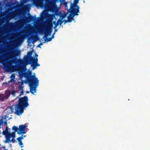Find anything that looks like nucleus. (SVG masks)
Here are the masks:
<instances>
[{
  "label": "nucleus",
  "instance_id": "c85d7f7f",
  "mask_svg": "<svg viewBox=\"0 0 150 150\" xmlns=\"http://www.w3.org/2000/svg\"><path fill=\"white\" fill-rule=\"evenodd\" d=\"M54 33H55L56 32H57V30L56 29V28H54Z\"/></svg>",
  "mask_w": 150,
  "mask_h": 150
},
{
  "label": "nucleus",
  "instance_id": "e433bc0d",
  "mask_svg": "<svg viewBox=\"0 0 150 150\" xmlns=\"http://www.w3.org/2000/svg\"><path fill=\"white\" fill-rule=\"evenodd\" d=\"M30 33H31V31H30Z\"/></svg>",
  "mask_w": 150,
  "mask_h": 150
},
{
  "label": "nucleus",
  "instance_id": "ddd939ff",
  "mask_svg": "<svg viewBox=\"0 0 150 150\" xmlns=\"http://www.w3.org/2000/svg\"><path fill=\"white\" fill-rule=\"evenodd\" d=\"M9 97V95H8L6 96L4 94H0V101H3L5 98H7Z\"/></svg>",
  "mask_w": 150,
  "mask_h": 150
},
{
  "label": "nucleus",
  "instance_id": "5701e85b",
  "mask_svg": "<svg viewBox=\"0 0 150 150\" xmlns=\"http://www.w3.org/2000/svg\"><path fill=\"white\" fill-rule=\"evenodd\" d=\"M23 86L22 84H21L20 85H19V88L20 90L23 89Z\"/></svg>",
  "mask_w": 150,
  "mask_h": 150
},
{
  "label": "nucleus",
  "instance_id": "412c9836",
  "mask_svg": "<svg viewBox=\"0 0 150 150\" xmlns=\"http://www.w3.org/2000/svg\"><path fill=\"white\" fill-rule=\"evenodd\" d=\"M30 35V33L28 32H26L25 33V36H26V37H28L29 35Z\"/></svg>",
  "mask_w": 150,
  "mask_h": 150
},
{
  "label": "nucleus",
  "instance_id": "4468645a",
  "mask_svg": "<svg viewBox=\"0 0 150 150\" xmlns=\"http://www.w3.org/2000/svg\"><path fill=\"white\" fill-rule=\"evenodd\" d=\"M31 66H32L33 68V69H35L36 68V67H38L40 66V64L37 63H35L34 64H33L32 63H31Z\"/></svg>",
  "mask_w": 150,
  "mask_h": 150
},
{
  "label": "nucleus",
  "instance_id": "c756f323",
  "mask_svg": "<svg viewBox=\"0 0 150 150\" xmlns=\"http://www.w3.org/2000/svg\"><path fill=\"white\" fill-rule=\"evenodd\" d=\"M23 90L22 89V91H21V93L20 94H21V93L23 94Z\"/></svg>",
  "mask_w": 150,
  "mask_h": 150
},
{
  "label": "nucleus",
  "instance_id": "7ed1b4c3",
  "mask_svg": "<svg viewBox=\"0 0 150 150\" xmlns=\"http://www.w3.org/2000/svg\"><path fill=\"white\" fill-rule=\"evenodd\" d=\"M26 79L30 87V92L33 94L34 93L36 92V89L35 86L38 85L39 80L35 75H31V73L27 76Z\"/></svg>",
  "mask_w": 150,
  "mask_h": 150
},
{
  "label": "nucleus",
  "instance_id": "f704fd0d",
  "mask_svg": "<svg viewBox=\"0 0 150 150\" xmlns=\"http://www.w3.org/2000/svg\"><path fill=\"white\" fill-rule=\"evenodd\" d=\"M23 146H21V147H23Z\"/></svg>",
  "mask_w": 150,
  "mask_h": 150
},
{
  "label": "nucleus",
  "instance_id": "a211bd4d",
  "mask_svg": "<svg viewBox=\"0 0 150 150\" xmlns=\"http://www.w3.org/2000/svg\"><path fill=\"white\" fill-rule=\"evenodd\" d=\"M16 91L14 90H12L10 91V93H11L12 95L14 96Z\"/></svg>",
  "mask_w": 150,
  "mask_h": 150
},
{
  "label": "nucleus",
  "instance_id": "9b49d317",
  "mask_svg": "<svg viewBox=\"0 0 150 150\" xmlns=\"http://www.w3.org/2000/svg\"><path fill=\"white\" fill-rule=\"evenodd\" d=\"M49 26L48 27V28L46 29V31L48 35L50 36L51 33V30L50 28L52 27V25L50 24H49Z\"/></svg>",
  "mask_w": 150,
  "mask_h": 150
},
{
  "label": "nucleus",
  "instance_id": "f8f14e48",
  "mask_svg": "<svg viewBox=\"0 0 150 150\" xmlns=\"http://www.w3.org/2000/svg\"><path fill=\"white\" fill-rule=\"evenodd\" d=\"M1 118L2 119V125L4 124V125H6V126L8 127L7 126V120H6V116L3 117Z\"/></svg>",
  "mask_w": 150,
  "mask_h": 150
},
{
  "label": "nucleus",
  "instance_id": "0eeeda50",
  "mask_svg": "<svg viewBox=\"0 0 150 150\" xmlns=\"http://www.w3.org/2000/svg\"><path fill=\"white\" fill-rule=\"evenodd\" d=\"M27 56H25L24 57V60L26 61L30 58V61L31 62H33V60L34 59V58L32 57V53L31 52H28Z\"/></svg>",
  "mask_w": 150,
  "mask_h": 150
},
{
  "label": "nucleus",
  "instance_id": "72a5a7b5",
  "mask_svg": "<svg viewBox=\"0 0 150 150\" xmlns=\"http://www.w3.org/2000/svg\"><path fill=\"white\" fill-rule=\"evenodd\" d=\"M1 62V59H0V63Z\"/></svg>",
  "mask_w": 150,
  "mask_h": 150
},
{
  "label": "nucleus",
  "instance_id": "cd10ccee",
  "mask_svg": "<svg viewBox=\"0 0 150 150\" xmlns=\"http://www.w3.org/2000/svg\"><path fill=\"white\" fill-rule=\"evenodd\" d=\"M64 24H65V23H67V22H69V21H68V20H64Z\"/></svg>",
  "mask_w": 150,
  "mask_h": 150
},
{
  "label": "nucleus",
  "instance_id": "f03ea898",
  "mask_svg": "<svg viewBox=\"0 0 150 150\" xmlns=\"http://www.w3.org/2000/svg\"><path fill=\"white\" fill-rule=\"evenodd\" d=\"M20 54V51H17L15 53L12 54V55L14 57H12L10 55L9 58L11 60H9L7 62V63H4L3 64V68L7 71H9L10 70L11 64H16L18 62L19 60L16 58L18 57L19 54Z\"/></svg>",
  "mask_w": 150,
  "mask_h": 150
},
{
  "label": "nucleus",
  "instance_id": "aec40b11",
  "mask_svg": "<svg viewBox=\"0 0 150 150\" xmlns=\"http://www.w3.org/2000/svg\"><path fill=\"white\" fill-rule=\"evenodd\" d=\"M52 40V39H51V38L50 37V38H48L47 39H46L45 40V41L44 42H50V41H51V40Z\"/></svg>",
  "mask_w": 150,
  "mask_h": 150
},
{
  "label": "nucleus",
  "instance_id": "7c9ffc66",
  "mask_svg": "<svg viewBox=\"0 0 150 150\" xmlns=\"http://www.w3.org/2000/svg\"><path fill=\"white\" fill-rule=\"evenodd\" d=\"M12 15H13V16H15V13H12Z\"/></svg>",
  "mask_w": 150,
  "mask_h": 150
},
{
  "label": "nucleus",
  "instance_id": "bb28decb",
  "mask_svg": "<svg viewBox=\"0 0 150 150\" xmlns=\"http://www.w3.org/2000/svg\"><path fill=\"white\" fill-rule=\"evenodd\" d=\"M54 34H55V33H53V34H52V36H51V37H50L52 39H53L54 38Z\"/></svg>",
  "mask_w": 150,
  "mask_h": 150
},
{
  "label": "nucleus",
  "instance_id": "1a4fd4ad",
  "mask_svg": "<svg viewBox=\"0 0 150 150\" xmlns=\"http://www.w3.org/2000/svg\"><path fill=\"white\" fill-rule=\"evenodd\" d=\"M63 22V21L62 20V19H58L56 23H55V22L54 21L53 22V23L54 25V28H57V26L60 24V25L62 24Z\"/></svg>",
  "mask_w": 150,
  "mask_h": 150
},
{
  "label": "nucleus",
  "instance_id": "473e14b6",
  "mask_svg": "<svg viewBox=\"0 0 150 150\" xmlns=\"http://www.w3.org/2000/svg\"><path fill=\"white\" fill-rule=\"evenodd\" d=\"M65 17V16H63V18H64Z\"/></svg>",
  "mask_w": 150,
  "mask_h": 150
},
{
  "label": "nucleus",
  "instance_id": "20e7f679",
  "mask_svg": "<svg viewBox=\"0 0 150 150\" xmlns=\"http://www.w3.org/2000/svg\"><path fill=\"white\" fill-rule=\"evenodd\" d=\"M70 8L69 9L68 11L70 14L67 17V20L69 22H71L74 20V17L75 16L78 15V13L79 12V7L77 5H73L71 3Z\"/></svg>",
  "mask_w": 150,
  "mask_h": 150
},
{
  "label": "nucleus",
  "instance_id": "4be33fe9",
  "mask_svg": "<svg viewBox=\"0 0 150 150\" xmlns=\"http://www.w3.org/2000/svg\"><path fill=\"white\" fill-rule=\"evenodd\" d=\"M48 35V34H47V33L46 32V31L45 30V35L43 37V38L45 37H46Z\"/></svg>",
  "mask_w": 150,
  "mask_h": 150
},
{
  "label": "nucleus",
  "instance_id": "f257e3e1",
  "mask_svg": "<svg viewBox=\"0 0 150 150\" xmlns=\"http://www.w3.org/2000/svg\"><path fill=\"white\" fill-rule=\"evenodd\" d=\"M28 99L27 96L20 98L18 103L15 105V113L18 115L20 116L23 112L24 109L29 106Z\"/></svg>",
  "mask_w": 150,
  "mask_h": 150
},
{
  "label": "nucleus",
  "instance_id": "6ab92c4d",
  "mask_svg": "<svg viewBox=\"0 0 150 150\" xmlns=\"http://www.w3.org/2000/svg\"><path fill=\"white\" fill-rule=\"evenodd\" d=\"M38 61V59L37 57H36L35 59L34 58V59L33 60V62H31V63H33V64H34L35 63H37Z\"/></svg>",
  "mask_w": 150,
  "mask_h": 150
},
{
  "label": "nucleus",
  "instance_id": "b1692460",
  "mask_svg": "<svg viewBox=\"0 0 150 150\" xmlns=\"http://www.w3.org/2000/svg\"><path fill=\"white\" fill-rule=\"evenodd\" d=\"M11 80H14L15 78V76L14 74H12L11 76Z\"/></svg>",
  "mask_w": 150,
  "mask_h": 150
},
{
  "label": "nucleus",
  "instance_id": "423d86ee",
  "mask_svg": "<svg viewBox=\"0 0 150 150\" xmlns=\"http://www.w3.org/2000/svg\"><path fill=\"white\" fill-rule=\"evenodd\" d=\"M27 126L25 125H21L19 126L18 128L19 132H18L17 134L19 135L25 134L26 133L25 131L27 128Z\"/></svg>",
  "mask_w": 150,
  "mask_h": 150
},
{
  "label": "nucleus",
  "instance_id": "39448f33",
  "mask_svg": "<svg viewBox=\"0 0 150 150\" xmlns=\"http://www.w3.org/2000/svg\"><path fill=\"white\" fill-rule=\"evenodd\" d=\"M10 129L8 128L7 126L5 130H3L2 134L4 135L6 138V142L14 143L16 141L15 139V132L10 133L8 130Z\"/></svg>",
  "mask_w": 150,
  "mask_h": 150
},
{
  "label": "nucleus",
  "instance_id": "6e6552de",
  "mask_svg": "<svg viewBox=\"0 0 150 150\" xmlns=\"http://www.w3.org/2000/svg\"><path fill=\"white\" fill-rule=\"evenodd\" d=\"M6 110V111L7 113L8 114L12 113L14 110V108L13 106H11L7 107Z\"/></svg>",
  "mask_w": 150,
  "mask_h": 150
},
{
  "label": "nucleus",
  "instance_id": "a878e982",
  "mask_svg": "<svg viewBox=\"0 0 150 150\" xmlns=\"http://www.w3.org/2000/svg\"><path fill=\"white\" fill-rule=\"evenodd\" d=\"M45 42H40V44H39L38 45V47H40V45H43V43H45Z\"/></svg>",
  "mask_w": 150,
  "mask_h": 150
},
{
  "label": "nucleus",
  "instance_id": "2eb2a0df",
  "mask_svg": "<svg viewBox=\"0 0 150 150\" xmlns=\"http://www.w3.org/2000/svg\"><path fill=\"white\" fill-rule=\"evenodd\" d=\"M12 130L14 131L13 132H15V133L16 132H18V128L17 127L14 126L12 127Z\"/></svg>",
  "mask_w": 150,
  "mask_h": 150
},
{
  "label": "nucleus",
  "instance_id": "9d476101",
  "mask_svg": "<svg viewBox=\"0 0 150 150\" xmlns=\"http://www.w3.org/2000/svg\"><path fill=\"white\" fill-rule=\"evenodd\" d=\"M27 20L30 23L32 21L34 20L36 21L37 20V19L35 17V16L34 17H33V16H29L27 18Z\"/></svg>",
  "mask_w": 150,
  "mask_h": 150
},
{
  "label": "nucleus",
  "instance_id": "2f4dec72",
  "mask_svg": "<svg viewBox=\"0 0 150 150\" xmlns=\"http://www.w3.org/2000/svg\"><path fill=\"white\" fill-rule=\"evenodd\" d=\"M38 56V55L37 54H35V57H37Z\"/></svg>",
  "mask_w": 150,
  "mask_h": 150
},
{
  "label": "nucleus",
  "instance_id": "393cba45",
  "mask_svg": "<svg viewBox=\"0 0 150 150\" xmlns=\"http://www.w3.org/2000/svg\"><path fill=\"white\" fill-rule=\"evenodd\" d=\"M18 141L19 145L20 146H21L23 144L21 140H18Z\"/></svg>",
  "mask_w": 150,
  "mask_h": 150
},
{
  "label": "nucleus",
  "instance_id": "f3484780",
  "mask_svg": "<svg viewBox=\"0 0 150 150\" xmlns=\"http://www.w3.org/2000/svg\"><path fill=\"white\" fill-rule=\"evenodd\" d=\"M25 136L23 135V134H22L20 137H18L17 138V140H21L22 139H24V137H25Z\"/></svg>",
  "mask_w": 150,
  "mask_h": 150
},
{
  "label": "nucleus",
  "instance_id": "c9c22d12",
  "mask_svg": "<svg viewBox=\"0 0 150 150\" xmlns=\"http://www.w3.org/2000/svg\"><path fill=\"white\" fill-rule=\"evenodd\" d=\"M35 42V41H33V42Z\"/></svg>",
  "mask_w": 150,
  "mask_h": 150
},
{
  "label": "nucleus",
  "instance_id": "dca6fc26",
  "mask_svg": "<svg viewBox=\"0 0 150 150\" xmlns=\"http://www.w3.org/2000/svg\"><path fill=\"white\" fill-rule=\"evenodd\" d=\"M35 37V36H31L30 37H28V41L29 43H31V42H30V41H32V40H33Z\"/></svg>",
  "mask_w": 150,
  "mask_h": 150
}]
</instances>
